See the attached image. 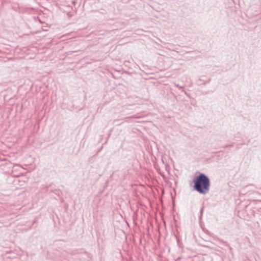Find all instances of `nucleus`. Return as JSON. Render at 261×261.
Instances as JSON below:
<instances>
[{"mask_svg":"<svg viewBox=\"0 0 261 261\" xmlns=\"http://www.w3.org/2000/svg\"><path fill=\"white\" fill-rule=\"evenodd\" d=\"M194 182L196 191L202 194L208 193L210 188V181L207 176L203 174H200Z\"/></svg>","mask_w":261,"mask_h":261,"instance_id":"f257e3e1","label":"nucleus"},{"mask_svg":"<svg viewBox=\"0 0 261 261\" xmlns=\"http://www.w3.org/2000/svg\"><path fill=\"white\" fill-rule=\"evenodd\" d=\"M18 168L21 169V167L18 166H15L13 167L12 172L13 173L15 170H17Z\"/></svg>","mask_w":261,"mask_h":261,"instance_id":"f03ea898","label":"nucleus"},{"mask_svg":"<svg viewBox=\"0 0 261 261\" xmlns=\"http://www.w3.org/2000/svg\"><path fill=\"white\" fill-rule=\"evenodd\" d=\"M176 240H177V244H178L179 243V239H178V238L177 237H176Z\"/></svg>","mask_w":261,"mask_h":261,"instance_id":"7ed1b4c3","label":"nucleus"},{"mask_svg":"<svg viewBox=\"0 0 261 261\" xmlns=\"http://www.w3.org/2000/svg\"><path fill=\"white\" fill-rule=\"evenodd\" d=\"M18 176L19 175H14V176Z\"/></svg>","mask_w":261,"mask_h":261,"instance_id":"20e7f679","label":"nucleus"}]
</instances>
